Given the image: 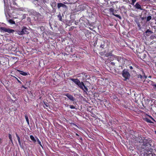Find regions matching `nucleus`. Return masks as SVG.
Instances as JSON below:
<instances>
[{"label": "nucleus", "mask_w": 156, "mask_h": 156, "mask_svg": "<svg viewBox=\"0 0 156 156\" xmlns=\"http://www.w3.org/2000/svg\"><path fill=\"white\" fill-rule=\"evenodd\" d=\"M71 80L77 85L84 92L87 93V92L88 91V88L84 85V83L82 82H80V81L77 79L72 78L71 79Z\"/></svg>", "instance_id": "obj_1"}, {"label": "nucleus", "mask_w": 156, "mask_h": 156, "mask_svg": "<svg viewBox=\"0 0 156 156\" xmlns=\"http://www.w3.org/2000/svg\"><path fill=\"white\" fill-rule=\"evenodd\" d=\"M142 145L144 146L147 147H152L151 143H152V140L150 139H143L141 142Z\"/></svg>", "instance_id": "obj_2"}, {"label": "nucleus", "mask_w": 156, "mask_h": 156, "mask_svg": "<svg viewBox=\"0 0 156 156\" xmlns=\"http://www.w3.org/2000/svg\"><path fill=\"white\" fill-rule=\"evenodd\" d=\"M122 75L123 77L125 78L124 80H126L128 79L130 76L129 72L126 69H124L122 71Z\"/></svg>", "instance_id": "obj_3"}, {"label": "nucleus", "mask_w": 156, "mask_h": 156, "mask_svg": "<svg viewBox=\"0 0 156 156\" xmlns=\"http://www.w3.org/2000/svg\"><path fill=\"white\" fill-rule=\"evenodd\" d=\"M28 29L25 27H23L21 31H19L18 34L20 35H22L28 33Z\"/></svg>", "instance_id": "obj_4"}, {"label": "nucleus", "mask_w": 156, "mask_h": 156, "mask_svg": "<svg viewBox=\"0 0 156 156\" xmlns=\"http://www.w3.org/2000/svg\"><path fill=\"white\" fill-rule=\"evenodd\" d=\"M0 30L7 32L9 33H13L14 31V30H13L2 27H0Z\"/></svg>", "instance_id": "obj_5"}, {"label": "nucleus", "mask_w": 156, "mask_h": 156, "mask_svg": "<svg viewBox=\"0 0 156 156\" xmlns=\"http://www.w3.org/2000/svg\"><path fill=\"white\" fill-rule=\"evenodd\" d=\"M153 151V149L151 148L150 150H144V156H148V155L150 156L151 154Z\"/></svg>", "instance_id": "obj_6"}, {"label": "nucleus", "mask_w": 156, "mask_h": 156, "mask_svg": "<svg viewBox=\"0 0 156 156\" xmlns=\"http://www.w3.org/2000/svg\"><path fill=\"white\" fill-rule=\"evenodd\" d=\"M64 95L66 96L69 100L73 101H74L76 100L75 98L72 95L69 94H65Z\"/></svg>", "instance_id": "obj_7"}, {"label": "nucleus", "mask_w": 156, "mask_h": 156, "mask_svg": "<svg viewBox=\"0 0 156 156\" xmlns=\"http://www.w3.org/2000/svg\"><path fill=\"white\" fill-rule=\"evenodd\" d=\"M134 7H135L136 9H139L140 10H142L143 9L141 7V6L138 2H137L135 5H134Z\"/></svg>", "instance_id": "obj_8"}, {"label": "nucleus", "mask_w": 156, "mask_h": 156, "mask_svg": "<svg viewBox=\"0 0 156 156\" xmlns=\"http://www.w3.org/2000/svg\"><path fill=\"white\" fill-rule=\"evenodd\" d=\"M57 7L58 9H59L62 7L64 8H66L67 6L62 3H60L58 4Z\"/></svg>", "instance_id": "obj_9"}, {"label": "nucleus", "mask_w": 156, "mask_h": 156, "mask_svg": "<svg viewBox=\"0 0 156 156\" xmlns=\"http://www.w3.org/2000/svg\"><path fill=\"white\" fill-rule=\"evenodd\" d=\"M145 33L147 34V35L149 36L150 34H152L153 33V32L149 30V29L147 30L145 32Z\"/></svg>", "instance_id": "obj_10"}, {"label": "nucleus", "mask_w": 156, "mask_h": 156, "mask_svg": "<svg viewBox=\"0 0 156 156\" xmlns=\"http://www.w3.org/2000/svg\"><path fill=\"white\" fill-rule=\"evenodd\" d=\"M16 136L17 137L18 139V140L19 142V144L20 145H21V141H20V138L19 136L17 134V133H16Z\"/></svg>", "instance_id": "obj_11"}, {"label": "nucleus", "mask_w": 156, "mask_h": 156, "mask_svg": "<svg viewBox=\"0 0 156 156\" xmlns=\"http://www.w3.org/2000/svg\"><path fill=\"white\" fill-rule=\"evenodd\" d=\"M30 137L31 139L35 143L36 141V140L35 139L34 136L32 135H30Z\"/></svg>", "instance_id": "obj_12"}, {"label": "nucleus", "mask_w": 156, "mask_h": 156, "mask_svg": "<svg viewBox=\"0 0 156 156\" xmlns=\"http://www.w3.org/2000/svg\"><path fill=\"white\" fill-rule=\"evenodd\" d=\"M51 6L52 7V8L56 6V2H54L52 3L51 4Z\"/></svg>", "instance_id": "obj_13"}, {"label": "nucleus", "mask_w": 156, "mask_h": 156, "mask_svg": "<svg viewBox=\"0 0 156 156\" xmlns=\"http://www.w3.org/2000/svg\"><path fill=\"white\" fill-rule=\"evenodd\" d=\"M25 119L26 120V121L27 122V124L28 125H29V119H28V116H27V115H25Z\"/></svg>", "instance_id": "obj_14"}, {"label": "nucleus", "mask_w": 156, "mask_h": 156, "mask_svg": "<svg viewBox=\"0 0 156 156\" xmlns=\"http://www.w3.org/2000/svg\"><path fill=\"white\" fill-rule=\"evenodd\" d=\"M20 74H21L23 76H26L27 75V73L24 72L23 71H20Z\"/></svg>", "instance_id": "obj_15"}, {"label": "nucleus", "mask_w": 156, "mask_h": 156, "mask_svg": "<svg viewBox=\"0 0 156 156\" xmlns=\"http://www.w3.org/2000/svg\"><path fill=\"white\" fill-rule=\"evenodd\" d=\"M57 16L59 20L60 21H62V16L61 15V14L60 13H59V14Z\"/></svg>", "instance_id": "obj_16"}, {"label": "nucleus", "mask_w": 156, "mask_h": 156, "mask_svg": "<svg viewBox=\"0 0 156 156\" xmlns=\"http://www.w3.org/2000/svg\"><path fill=\"white\" fill-rule=\"evenodd\" d=\"M8 21L11 24H15V22L12 19H10Z\"/></svg>", "instance_id": "obj_17"}, {"label": "nucleus", "mask_w": 156, "mask_h": 156, "mask_svg": "<svg viewBox=\"0 0 156 156\" xmlns=\"http://www.w3.org/2000/svg\"><path fill=\"white\" fill-rule=\"evenodd\" d=\"M151 85L153 87V88L156 90V83H152Z\"/></svg>", "instance_id": "obj_18"}, {"label": "nucleus", "mask_w": 156, "mask_h": 156, "mask_svg": "<svg viewBox=\"0 0 156 156\" xmlns=\"http://www.w3.org/2000/svg\"><path fill=\"white\" fill-rule=\"evenodd\" d=\"M112 14L113 15L115 16L116 17L119 18V19H121V17L119 15H117V14H115L114 13H112Z\"/></svg>", "instance_id": "obj_19"}, {"label": "nucleus", "mask_w": 156, "mask_h": 156, "mask_svg": "<svg viewBox=\"0 0 156 156\" xmlns=\"http://www.w3.org/2000/svg\"><path fill=\"white\" fill-rule=\"evenodd\" d=\"M152 18V17L151 16H149L147 17V21H149Z\"/></svg>", "instance_id": "obj_20"}, {"label": "nucleus", "mask_w": 156, "mask_h": 156, "mask_svg": "<svg viewBox=\"0 0 156 156\" xmlns=\"http://www.w3.org/2000/svg\"><path fill=\"white\" fill-rule=\"evenodd\" d=\"M36 140L38 142V144H39L41 147H42L41 142L40 141L39 139L37 137L36 138Z\"/></svg>", "instance_id": "obj_21"}, {"label": "nucleus", "mask_w": 156, "mask_h": 156, "mask_svg": "<svg viewBox=\"0 0 156 156\" xmlns=\"http://www.w3.org/2000/svg\"><path fill=\"white\" fill-rule=\"evenodd\" d=\"M132 1V2L131 3V4L134 5V3L136 2V0H131Z\"/></svg>", "instance_id": "obj_22"}, {"label": "nucleus", "mask_w": 156, "mask_h": 156, "mask_svg": "<svg viewBox=\"0 0 156 156\" xmlns=\"http://www.w3.org/2000/svg\"><path fill=\"white\" fill-rule=\"evenodd\" d=\"M146 121L147 122H149V123H152V122L149 119H146Z\"/></svg>", "instance_id": "obj_23"}, {"label": "nucleus", "mask_w": 156, "mask_h": 156, "mask_svg": "<svg viewBox=\"0 0 156 156\" xmlns=\"http://www.w3.org/2000/svg\"><path fill=\"white\" fill-rule=\"evenodd\" d=\"M109 11L110 12H112L113 13V12L114 11V9L112 8H111L110 9Z\"/></svg>", "instance_id": "obj_24"}, {"label": "nucleus", "mask_w": 156, "mask_h": 156, "mask_svg": "<svg viewBox=\"0 0 156 156\" xmlns=\"http://www.w3.org/2000/svg\"><path fill=\"white\" fill-rule=\"evenodd\" d=\"M69 106L71 109H74L75 108V107L73 105H69Z\"/></svg>", "instance_id": "obj_25"}, {"label": "nucleus", "mask_w": 156, "mask_h": 156, "mask_svg": "<svg viewBox=\"0 0 156 156\" xmlns=\"http://www.w3.org/2000/svg\"><path fill=\"white\" fill-rule=\"evenodd\" d=\"M135 21L136 24H137L138 23H140V22L137 19H135Z\"/></svg>", "instance_id": "obj_26"}, {"label": "nucleus", "mask_w": 156, "mask_h": 156, "mask_svg": "<svg viewBox=\"0 0 156 156\" xmlns=\"http://www.w3.org/2000/svg\"><path fill=\"white\" fill-rule=\"evenodd\" d=\"M14 77L16 79V80H17L18 82L19 83H21V82L15 76H14Z\"/></svg>", "instance_id": "obj_27"}, {"label": "nucleus", "mask_w": 156, "mask_h": 156, "mask_svg": "<svg viewBox=\"0 0 156 156\" xmlns=\"http://www.w3.org/2000/svg\"><path fill=\"white\" fill-rule=\"evenodd\" d=\"M138 77L139 78H140L141 79H142V78L143 77H142V76L141 75H138Z\"/></svg>", "instance_id": "obj_28"}, {"label": "nucleus", "mask_w": 156, "mask_h": 156, "mask_svg": "<svg viewBox=\"0 0 156 156\" xmlns=\"http://www.w3.org/2000/svg\"><path fill=\"white\" fill-rule=\"evenodd\" d=\"M9 139H11L12 138V135L11 134H9Z\"/></svg>", "instance_id": "obj_29"}, {"label": "nucleus", "mask_w": 156, "mask_h": 156, "mask_svg": "<svg viewBox=\"0 0 156 156\" xmlns=\"http://www.w3.org/2000/svg\"><path fill=\"white\" fill-rule=\"evenodd\" d=\"M100 47L101 48H103L104 47V44H101V45H100Z\"/></svg>", "instance_id": "obj_30"}, {"label": "nucleus", "mask_w": 156, "mask_h": 156, "mask_svg": "<svg viewBox=\"0 0 156 156\" xmlns=\"http://www.w3.org/2000/svg\"><path fill=\"white\" fill-rule=\"evenodd\" d=\"M136 24H137V26H138V27H140L141 26L140 23H138Z\"/></svg>", "instance_id": "obj_31"}, {"label": "nucleus", "mask_w": 156, "mask_h": 156, "mask_svg": "<svg viewBox=\"0 0 156 156\" xmlns=\"http://www.w3.org/2000/svg\"><path fill=\"white\" fill-rule=\"evenodd\" d=\"M151 156H155V154H152L151 153Z\"/></svg>", "instance_id": "obj_32"}, {"label": "nucleus", "mask_w": 156, "mask_h": 156, "mask_svg": "<svg viewBox=\"0 0 156 156\" xmlns=\"http://www.w3.org/2000/svg\"><path fill=\"white\" fill-rule=\"evenodd\" d=\"M111 64L112 65H114L115 64V63L113 62H111Z\"/></svg>", "instance_id": "obj_33"}, {"label": "nucleus", "mask_w": 156, "mask_h": 156, "mask_svg": "<svg viewBox=\"0 0 156 156\" xmlns=\"http://www.w3.org/2000/svg\"><path fill=\"white\" fill-rule=\"evenodd\" d=\"M129 68L130 69H133V67L132 66H129Z\"/></svg>", "instance_id": "obj_34"}, {"label": "nucleus", "mask_w": 156, "mask_h": 156, "mask_svg": "<svg viewBox=\"0 0 156 156\" xmlns=\"http://www.w3.org/2000/svg\"><path fill=\"white\" fill-rule=\"evenodd\" d=\"M22 87H23L24 88H25V89H27V87H25L24 86H22Z\"/></svg>", "instance_id": "obj_35"}, {"label": "nucleus", "mask_w": 156, "mask_h": 156, "mask_svg": "<svg viewBox=\"0 0 156 156\" xmlns=\"http://www.w3.org/2000/svg\"><path fill=\"white\" fill-rule=\"evenodd\" d=\"M97 40H96V41H95V42H94V45H95V44H96V43H97Z\"/></svg>", "instance_id": "obj_36"}, {"label": "nucleus", "mask_w": 156, "mask_h": 156, "mask_svg": "<svg viewBox=\"0 0 156 156\" xmlns=\"http://www.w3.org/2000/svg\"><path fill=\"white\" fill-rule=\"evenodd\" d=\"M10 141L11 142H12V138L11 139H10Z\"/></svg>", "instance_id": "obj_37"}, {"label": "nucleus", "mask_w": 156, "mask_h": 156, "mask_svg": "<svg viewBox=\"0 0 156 156\" xmlns=\"http://www.w3.org/2000/svg\"><path fill=\"white\" fill-rule=\"evenodd\" d=\"M69 106V105H65V106H66V107H68V106Z\"/></svg>", "instance_id": "obj_38"}, {"label": "nucleus", "mask_w": 156, "mask_h": 156, "mask_svg": "<svg viewBox=\"0 0 156 156\" xmlns=\"http://www.w3.org/2000/svg\"><path fill=\"white\" fill-rule=\"evenodd\" d=\"M79 139H80V140H82V137H80V138H79Z\"/></svg>", "instance_id": "obj_39"}, {"label": "nucleus", "mask_w": 156, "mask_h": 156, "mask_svg": "<svg viewBox=\"0 0 156 156\" xmlns=\"http://www.w3.org/2000/svg\"><path fill=\"white\" fill-rule=\"evenodd\" d=\"M76 135L77 136H79V135L77 133L76 134Z\"/></svg>", "instance_id": "obj_40"}, {"label": "nucleus", "mask_w": 156, "mask_h": 156, "mask_svg": "<svg viewBox=\"0 0 156 156\" xmlns=\"http://www.w3.org/2000/svg\"><path fill=\"white\" fill-rule=\"evenodd\" d=\"M45 105L46 107H48V106L45 104Z\"/></svg>", "instance_id": "obj_41"}, {"label": "nucleus", "mask_w": 156, "mask_h": 156, "mask_svg": "<svg viewBox=\"0 0 156 156\" xmlns=\"http://www.w3.org/2000/svg\"><path fill=\"white\" fill-rule=\"evenodd\" d=\"M144 77H145V78H147V76H144Z\"/></svg>", "instance_id": "obj_42"}, {"label": "nucleus", "mask_w": 156, "mask_h": 156, "mask_svg": "<svg viewBox=\"0 0 156 156\" xmlns=\"http://www.w3.org/2000/svg\"><path fill=\"white\" fill-rule=\"evenodd\" d=\"M142 20H144V18H143V17L142 18Z\"/></svg>", "instance_id": "obj_43"}, {"label": "nucleus", "mask_w": 156, "mask_h": 156, "mask_svg": "<svg viewBox=\"0 0 156 156\" xmlns=\"http://www.w3.org/2000/svg\"><path fill=\"white\" fill-rule=\"evenodd\" d=\"M45 1L44 0L43 1V2H44V3H45Z\"/></svg>", "instance_id": "obj_44"}]
</instances>
